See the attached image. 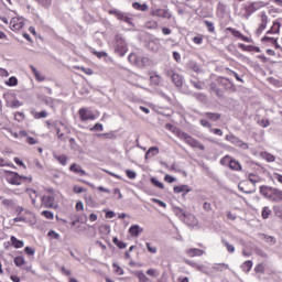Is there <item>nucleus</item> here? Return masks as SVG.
Listing matches in <instances>:
<instances>
[{"instance_id": "nucleus-1", "label": "nucleus", "mask_w": 282, "mask_h": 282, "mask_svg": "<svg viewBox=\"0 0 282 282\" xmlns=\"http://www.w3.org/2000/svg\"><path fill=\"white\" fill-rule=\"evenodd\" d=\"M261 8H265V3L263 1L246 2L240 6L237 14L240 19H245L248 21V19H250V17L254 14V12L261 10Z\"/></svg>"}, {"instance_id": "nucleus-2", "label": "nucleus", "mask_w": 282, "mask_h": 282, "mask_svg": "<svg viewBox=\"0 0 282 282\" xmlns=\"http://www.w3.org/2000/svg\"><path fill=\"white\" fill-rule=\"evenodd\" d=\"M260 194L262 195V197L270 199V202H282V189H279L276 187L262 185L260 186Z\"/></svg>"}, {"instance_id": "nucleus-3", "label": "nucleus", "mask_w": 282, "mask_h": 282, "mask_svg": "<svg viewBox=\"0 0 282 282\" xmlns=\"http://www.w3.org/2000/svg\"><path fill=\"white\" fill-rule=\"evenodd\" d=\"M6 180L13 186H21V184L24 182H28L29 184L32 183V176L20 175L19 173L12 171L7 172Z\"/></svg>"}, {"instance_id": "nucleus-4", "label": "nucleus", "mask_w": 282, "mask_h": 282, "mask_svg": "<svg viewBox=\"0 0 282 282\" xmlns=\"http://www.w3.org/2000/svg\"><path fill=\"white\" fill-rule=\"evenodd\" d=\"M181 140H184L185 144H188V147H192V149H198L199 151H205L206 149L202 142L191 137L186 132L181 133Z\"/></svg>"}, {"instance_id": "nucleus-5", "label": "nucleus", "mask_w": 282, "mask_h": 282, "mask_svg": "<svg viewBox=\"0 0 282 282\" xmlns=\"http://www.w3.org/2000/svg\"><path fill=\"white\" fill-rule=\"evenodd\" d=\"M221 166H228L231 171H242L241 163L239 161L232 159L230 155H225L220 159Z\"/></svg>"}, {"instance_id": "nucleus-6", "label": "nucleus", "mask_w": 282, "mask_h": 282, "mask_svg": "<svg viewBox=\"0 0 282 282\" xmlns=\"http://www.w3.org/2000/svg\"><path fill=\"white\" fill-rule=\"evenodd\" d=\"M108 14L116 17L118 21H123V23H128V25H133V18H131L128 13H124L118 9L108 10Z\"/></svg>"}, {"instance_id": "nucleus-7", "label": "nucleus", "mask_w": 282, "mask_h": 282, "mask_svg": "<svg viewBox=\"0 0 282 282\" xmlns=\"http://www.w3.org/2000/svg\"><path fill=\"white\" fill-rule=\"evenodd\" d=\"M259 23L258 29L256 30V34L261 35L265 28H268V23L270 22V18L265 11H262L258 14Z\"/></svg>"}, {"instance_id": "nucleus-8", "label": "nucleus", "mask_w": 282, "mask_h": 282, "mask_svg": "<svg viewBox=\"0 0 282 282\" xmlns=\"http://www.w3.org/2000/svg\"><path fill=\"white\" fill-rule=\"evenodd\" d=\"M116 43V52H119L121 56H124L127 52H129V47L127 46V41L122 37V34H117L115 37Z\"/></svg>"}, {"instance_id": "nucleus-9", "label": "nucleus", "mask_w": 282, "mask_h": 282, "mask_svg": "<svg viewBox=\"0 0 282 282\" xmlns=\"http://www.w3.org/2000/svg\"><path fill=\"white\" fill-rule=\"evenodd\" d=\"M78 116H79L80 122H87L89 120H96V115L94 113V111H91V109H89L87 107H82L78 110Z\"/></svg>"}, {"instance_id": "nucleus-10", "label": "nucleus", "mask_w": 282, "mask_h": 282, "mask_svg": "<svg viewBox=\"0 0 282 282\" xmlns=\"http://www.w3.org/2000/svg\"><path fill=\"white\" fill-rule=\"evenodd\" d=\"M48 195H44L42 196V206L44 208H56V206L54 205L56 202V198L54 197V191L50 189Z\"/></svg>"}, {"instance_id": "nucleus-11", "label": "nucleus", "mask_w": 282, "mask_h": 282, "mask_svg": "<svg viewBox=\"0 0 282 282\" xmlns=\"http://www.w3.org/2000/svg\"><path fill=\"white\" fill-rule=\"evenodd\" d=\"M25 26V20L23 18H12L10 21V30L12 32H19Z\"/></svg>"}, {"instance_id": "nucleus-12", "label": "nucleus", "mask_w": 282, "mask_h": 282, "mask_svg": "<svg viewBox=\"0 0 282 282\" xmlns=\"http://www.w3.org/2000/svg\"><path fill=\"white\" fill-rule=\"evenodd\" d=\"M24 215L22 217H15L13 221L17 224L19 221H24L25 224H36V216H34V213L30 210H25Z\"/></svg>"}, {"instance_id": "nucleus-13", "label": "nucleus", "mask_w": 282, "mask_h": 282, "mask_svg": "<svg viewBox=\"0 0 282 282\" xmlns=\"http://www.w3.org/2000/svg\"><path fill=\"white\" fill-rule=\"evenodd\" d=\"M166 76L172 79V83L175 85V87H182L184 85V79L173 69H167Z\"/></svg>"}, {"instance_id": "nucleus-14", "label": "nucleus", "mask_w": 282, "mask_h": 282, "mask_svg": "<svg viewBox=\"0 0 282 282\" xmlns=\"http://www.w3.org/2000/svg\"><path fill=\"white\" fill-rule=\"evenodd\" d=\"M217 83L224 89H227L229 91H237V86H235V84L226 77H218Z\"/></svg>"}, {"instance_id": "nucleus-15", "label": "nucleus", "mask_w": 282, "mask_h": 282, "mask_svg": "<svg viewBox=\"0 0 282 282\" xmlns=\"http://www.w3.org/2000/svg\"><path fill=\"white\" fill-rule=\"evenodd\" d=\"M226 140L227 142H230L231 144H234V147H240V149H248V143L241 141V139L232 134H227Z\"/></svg>"}, {"instance_id": "nucleus-16", "label": "nucleus", "mask_w": 282, "mask_h": 282, "mask_svg": "<svg viewBox=\"0 0 282 282\" xmlns=\"http://www.w3.org/2000/svg\"><path fill=\"white\" fill-rule=\"evenodd\" d=\"M227 32H230V34H232V36H235L236 39H240V41H245V43H250L252 40L246 35H243V33L239 32V30H236L234 28H227L226 29Z\"/></svg>"}, {"instance_id": "nucleus-17", "label": "nucleus", "mask_w": 282, "mask_h": 282, "mask_svg": "<svg viewBox=\"0 0 282 282\" xmlns=\"http://www.w3.org/2000/svg\"><path fill=\"white\" fill-rule=\"evenodd\" d=\"M151 17H160L161 19H171V12L166 9H153L151 11Z\"/></svg>"}, {"instance_id": "nucleus-18", "label": "nucleus", "mask_w": 282, "mask_h": 282, "mask_svg": "<svg viewBox=\"0 0 282 282\" xmlns=\"http://www.w3.org/2000/svg\"><path fill=\"white\" fill-rule=\"evenodd\" d=\"M238 188L241 191V193H246L247 195L254 193V187H250V182L248 181L240 182Z\"/></svg>"}, {"instance_id": "nucleus-19", "label": "nucleus", "mask_w": 282, "mask_h": 282, "mask_svg": "<svg viewBox=\"0 0 282 282\" xmlns=\"http://www.w3.org/2000/svg\"><path fill=\"white\" fill-rule=\"evenodd\" d=\"M160 47H162L160 39L150 40L148 42V50H150L151 52H160Z\"/></svg>"}, {"instance_id": "nucleus-20", "label": "nucleus", "mask_w": 282, "mask_h": 282, "mask_svg": "<svg viewBox=\"0 0 282 282\" xmlns=\"http://www.w3.org/2000/svg\"><path fill=\"white\" fill-rule=\"evenodd\" d=\"M205 253H206V251H204L202 249H197V248H191L185 251V254H187V257H189V258L203 257V254H205Z\"/></svg>"}, {"instance_id": "nucleus-21", "label": "nucleus", "mask_w": 282, "mask_h": 282, "mask_svg": "<svg viewBox=\"0 0 282 282\" xmlns=\"http://www.w3.org/2000/svg\"><path fill=\"white\" fill-rule=\"evenodd\" d=\"M69 171L70 173H76L77 175H80V177H83L84 175H87V172L83 170V166L76 163L70 164Z\"/></svg>"}, {"instance_id": "nucleus-22", "label": "nucleus", "mask_w": 282, "mask_h": 282, "mask_svg": "<svg viewBox=\"0 0 282 282\" xmlns=\"http://www.w3.org/2000/svg\"><path fill=\"white\" fill-rule=\"evenodd\" d=\"M239 50L242 52H261V48L259 46H252V45H246V44H238Z\"/></svg>"}, {"instance_id": "nucleus-23", "label": "nucleus", "mask_w": 282, "mask_h": 282, "mask_svg": "<svg viewBox=\"0 0 282 282\" xmlns=\"http://www.w3.org/2000/svg\"><path fill=\"white\" fill-rule=\"evenodd\" d=\"M165 129L174 133V135H177V138H182V133H184V131H181L180 128L173 126V123H166Z\"/></svg>"}, {"instance_id": "nucleus-24", "label": "nucleus", "mask_w": 282, "mask_h": 282, "mask_svg": "<svg viewBox=\"0 0 282 282\" xmlns=\"http://www.w3.org/2000/svg\"><path fill=\"white\" fill-rule=\"evenodd\" d=\"M30 69L32 72V74L34 75L35 80H37V83H43V80H45V76H43L41 74V72H39V69H36V67H34L33 65L30 66Z\"/></svg>"}, {"instance_id": "nucleus-25", "label": "nucleus", "mask_w": 282, "mask_h": 282, "mask_svg": "<svg viewBox=\"0 0 282 282\" xmlns=\"http://www.w3.org/2000/svg\"><path fill=\"white\" fill-rule=\"evenodd\" d=\"M10 241H11V246L15 248V250H19V248H23L25 246V242H23V240H19L14 236H11Z\"/></svg>"}, {"instance_id": "nucleus-26", "label": "nucleus", "mask_w": 282, "mask_h": 282, "mask_svg": "<svg viewBox=\"0 0 282 282\" xmlns=\"http://www.w3.org/2000/svg\"><path fill=\"white\" fill-rule=\"evenodd\" d=\"M205 118L210 120L212 122H217L218 120H221V113L217 112H205L204 113Z\"/></svg>"}, {"instance_id": "nucleus-27", "label": "nucleus", "mask_w": 282, "mask_h": 282, "mask_svg": "<svg viewBox=\"0 0 282 282\" xmlns=\"http://www.w3.org/2000/svg\"><path fill=\"white\" fill-rule=\"evenodd\" d=\"M160 153V148L158 147H151L149 150L145 152V160H149V158H155Z\"/></svg>"}, {"instance_id": "nucleus-28", "label": "nucleus", "mask_w": 282, "mask_h": 282, "mask_svg": "<svg viewBox=\"0 0 282 282\" xmlns=\"http://www.w3.org/2000/svg\"><path fill=\"white\" fill-rule=\"evenodd\" d=\"M281 32V23L274 21L267 34H279Z\"/></svg>"}, {"instance_id": "nucleus-29", "label": "nucleus", "mask_w": 282, "mask_h": 282, "mask_svg": "<svg viewBox=\"0 0 282 282\" xmlns=\"http://www.w3.org/2000/svg\"><path fill=\"white\" fill-rule=\"evenodd\" d=\"M31 116H33L34 120H41L43 118H47L48 113L45 110H42L40 112L35 111V110H32Z\"/></svg>"}, {"instance_id": "nucleus-30", "label": "nucleus", "mask_w": 282, "mask_h": 282, "mask_svg": "<svg viewBox=\"0 0 282 282\" xmlns=\"http://www.w3.org/2000/svg\"><path fill=\"white\" fill-rule=\"evenodd\" d=\"M134 276H137L138 282H151V279L143 271H135Z\"/></svg>"}, {"instance_id": "nucleus-31", "label": "nucleus", "mask_w": 282, "mask_h": 282, "mask_svg": "<svg viewBox=\"0 0 282 282\" xmlns=\"http://www.w3.org/2000/svg\"><path fill=\"white\" fill-rule=\"evenodd\" d=\"M252 265H253L252 260H247V261H245V262L240 265V268H241L242 272H245L246 274H248V272H250V271L252 270Z\"/></svg>"}, {"instance_id": "nucleus-32", "label": "nucleus", "mask_w": 282, "mask_h": 282, "mask_svg": "<svg viewBox=\"0 0 282 282\" xmlns=\"http://www.w3.org/2000/svg\"><path fill=\"white\" fill-rule=\"evenodd\" d=\"M162 83V77L158 74H153L150 76V85H153L154 87H158Z\"/></svg>"}, {"instance_id": "nucleus-33", "label": "nucleus", "mask_w": 282, "mask_h": 282, "mask_svg": "<svg viewBox=\"0 0 282 282\" xmlns=\"http://www.w3.org/2000/svg\"><path fill=\"white\" fill-rule=\"evenodd\" d=\"M54 158H55L56 161L59 162V164L62 166H67V160H68L67 155H65V154H54Z\"/></svg>"}, {"instance_id": "nucleus-34", "label": "nucleus", "mask_w": 282, "mask_h": 282, "mask_svg": "<svg viewBox=\"0 0 282 282\" xmlns=\"http://www.w3.org/2000/svg\"><path fill=\"white\" fill-rule=\"evenodd\" d=\"M132 8L140 12H147V10H149V6L147 3L140 4V2H133Z\"/></svg>"}, {"instance_id": "nucleus-35", "label": "nucleus", "mask_w": 282, "mask_h": 282, "mask_svg": "<svg viewBox=\"0 0 282 282\" xmlns=\"http://www.w3.org/2000/svg\"><path fill=\"white\" fill-rule=\"evenodd\" d=\"M230 267L226 263H215L213 270L216 272H224V270H229Z\"/></svg>"}, {"instance_id": "nucleus-36", "label": "nucleus", "mask_w": 282, "mask_h": 282, "mask_svg": "<svg viewBox=\"0 0 282 282\" xmlns=\"http://www.w3.org/2000/svg\"><path fill=\"white\" fill-rule=\"evenodd\" d=\"M13 263L17 268H23V265H25V258L23 256H18L13 259Z\"/></svg>"}, {"instance_id": "nucleus-37", "label": "nucleus", "mask_w": 282, "mask_h": 282, "mask_svg": "<svg viewBox=\"0 0 282 282\" xmlns=\"http://www.w3.org/2000/svg\"><path fill=\"white\" fill-rule=\"evenodd\" d=\"M248 180L252 184V186H254V184H259V182H261V176L254 173H251L249 174Z\"/></svg>"}, {"instance_id": "nucleus-38", "label": "nucleus", "mask_w": 282, "mask_h": 282, "mask_svg": "<svg viewBox=\"0 0 282 282\" xmlns=\"http://www.w3.org/2000/svg\"><path fill=\"white\" fill-rule=\"evenodd\" d=\"M174 193H191V188H188V185L174 186Z\"/></svg>"}, {"instance_id": "nucleus-39", "label": "nucleus", "mask_w": 282, "mask_h": 282, "mask_svg": "<svg viewBox=\"0 0 282 282\" xmlns=\"http://www.w3.org/2000/svg\"><path fill=\"white\" fill-rule=\"evenodd\" d=\"M131 237H140V226L134 225L129 228Z\"/></svg>"}, {"instance_id": "nucleus-40", "label": "nucleus", "mask_w": 282, "mask_h": 282, "mask_svg": "<svg viewBox=\"0 0 282 282\" xmlns=\"http://www.w3.org/2000/svg\"><path fill=\"white\" fill-rule=\"evenodd\" d=\"M97 138H102L104 140H116V134L113 132H106L97 134Z\"/></svg>"}, {"instance_id": "nucleus-41", "label": "nucleus", "mask_w": 282, "mask_h": 282, "mask_svg": "<svg viewBox=\"0 0 282 282\" xmlns=\"http://www.w3.org/2000/svg\"><path fill=\"white\" fill-rule=\"evenodd\" d=\"M112 243H115L117 248H120V250H124V248H127V243L118 238H113Z\"/></svg>"}, {"instance_id": "nucleus-42", "label": "nucleus", "mask_w": 282, "mask_h": 282, "mask_svg": "<svg viewBox=\"0 0 282 282\" xmlns=\"http://www.w3.org/2000/svg\"><path fill=\"white\" fill-rule=\"evenodd\" d=\"M74 69H78L79 72H83L87 76H91L94 74V70L91 68H86L84 66H74Z\"/></svg>"}, {"instance_id": "nucleus-43", "label": "nucleus", "mask_w": 282, "mask_h": 282, "mask_svg": "<svg viewBox=\"0 0 282 282\" xmlns=\"http://www.w3.org/2000/svg\"><path fill=\"white\" fill-rule=\"evenodd\" d=\"M262 159L265 160V162H274L276 156H274V154H270L269 152H262Z\"/></svg>"}, {"instance_id": "nucleus-44", "label": "nucleus", "mask_w": 282, "mask_h": 282, "mask_svg": "<svg viewBox=\"0 0 282 282\" xmlns=\"http://www.w3.org/2000/svg\"><path fill=\"white\" fill-rule=\"evenodd\" d=\"M145 274H148V276H152L153 279H158V276H160V270H158V269H148Z\"/></svg>"}, {"instance_id": "nucleus-45", "label": "nucleus", "mask_w": 282, "mask_h": 282, "mask_svg": "<svg viewBox=\"0 0 282 282\" xmlns=\"http://www.w3.org/2000/svg\"><path fill=\"white\" fill-rule=\"evenodd\" d=\"M270 215H272V210L270 209V207L269 206L263 207L261 212L262 219H268Z\"/></svg>"}, {"instance_id": "nucleus-46", "label": "nucleus", "mask_w": 282, "mask_h": 282, "mask_svg": "<svg viewBox=\"0 0 282 282\" xmlns=\"http://www.w3.org/2000/svg\"><path fill=\"white\" fill-rule=\"evenodd\" d=\"M112 268L113 272L118 274V276H122V274H124V270L120 265H118V263H112Z\"/></svg>"}, {"instance_id": "nucleus-47", "label": "nucleus", "mask_w": 282, "mask_h": 282, "mask_svg": "<svg viewBox=\"0 0 282 282\" xmlns=\"http://www.w3.org/2000/svg\"><path fill=\"white\" fill-rule=\"evenodd\" d=\"M206 28H207V31L210 33V34H215V24L208 20H205L204 21Z\"/></svg>"}, {"instance_id": "nucleus-48", "label": "nucleus", "mask_w": 282, "mask_h": 282, "mask_svg": "<svg viewBox=\"0 0 282 282\" xmlns=\"http://www.w3.org/2000/svg\"><path fill=\"white\" fill-rule=\"evenodd\" d=\"M145 28H148V30H158L159 28L158 21L152 20L147 22Z\"/></svg>"}, {"instance_id": "nucleus-49", "label": "nucleus", "mask_w": 282, "mask_h": 282, "mask_svg": "<svg viewBox=\"0 0 282 282\" xmlns=\"http://www.w3.org/2000/svg\"><path fill=\"white\" fill-rule=\"evenodd\" d=\"M212 91L218 96V98H221L224 96V91L217 87V85L212 84Z\"/></svg>"}, {"instance_id": "nucleus-50", "label": "nucleus", "mask_w": 282, "mask_h": 282, "mask_svg": "<svg viewBox=\"0 0 282 282\" xmlns=\"http://www.w3.org/2000/svg\"><path fill=\"white\" fill-rule=\"evenodd\" d=\"M262 43H271V45L276 44V37H270L268 35L261 39Z\"/></svg>"}, {"instance_id": "nucleus-51", "label": "nucleus", "mask_w": 282, "mask_h": 282, "mask_svg": "<svg viewBox=\"0 0 282 282\" xmlns=\"http://www.w3.org/2000/svg\"><path fill=\"white\" fill-rule=\"evenodd\" d=\"M273 212L275 217H279V219H282V206L280 205L274 206Z\"/></svg>"}, {"instance_id": "nucleus-52", "label": "nucleus", "mask_w": 282, "mask_h": 282, "mask_svg": "<svg viewBox=\"0 0 282 282\" xmlns=\"http://www.w3.org/2000/svg\"><path fill=\"white\" fill-rule=\"evenodd\" d=\"M193 43H195V45H202V43H204V35L198 34V35L194 36Z\"/></svg>"}, {"instance_id": "nucleus-53", "label": "nucleus", "mask_w": 282, "mask_h": 282, "mask_svg": "<svg viewBox=\"0 0 282 282\" xmlns=\"http://www.w3.org/2000/svg\"><path fill=\"white\" fill-rule=\"evenodd\" d=\"M254 272L258 274H263L265 272V265L263 263H259L254 267Z\"/></svg>"}, {"instance_id": "nucleus-54", "label": "nucleus", "mask_w": 282, "mask_h": 282, "mask_svg": "<svg viewBox=\"0 0 282 282\" xmlns=\"http://www.w3.org/2000/svg\"><path fill=\"white\" fill-rule=\"evenodd\" d=\"M55 131L57 133L58 140H61L62 142H67V137H65V133L61 132L59 128H55Z\"/></svg>"}, {"instance_id": "nucleus-55", "label": "nucleus", "mask_w": 282, "mask_h": 282, "mask_svg": "<svg viewBox=\"0 0 282 282\" xmlns=\"http://www.w3.org/2000/svg\"><path fill=\"white\" fill-rule=\"evenodd\" d=\"M10 107L11 109H19V107H23V104L20 100L14 99L10 102Z\"/></svg>"}, {"instance_id": "nucleus-56", "label": "nucleus", "mask_w": 282, "mask_h": 282, "mask_svg": "<svg viewBox=\"0 0 282 282\" xmlns=\"http://www.w3.org/2000/svg\"><path fill=\"white\" fill-rule=\"evenodd\" d=\"M41 215L42 217H45V219H54V213H52L51 210H43Z\"/></svg>"}, {"instance_id": "nucleus-57", "label": "nucleus", "mask_w": 282, "mask_h": 282, "mask_svg": "<svg viewBox=\"0 0 282 282\" xmlns=\"http://www.w3.org/2000/svg\"><path fill=\"white\" fill-rule=\"evenodd\" d=\"M14 119H15L18 122H23V120H25V113L17 111V112L14 113Z\"/></svg>"}, {"instance_id": "nucleus-58", "label": "nucleus", "mask_w": 282, "mask_h": 282, "mask_svg": "<svg viewBox=\"0 0 282 282\" xmlns=\"http://www.w3.org/2000/svg\"><path fill=\"white\" fill-rule=\"evenodd\" d=\"M224 246L227 249V252H229L230 254H232V252H235V246L230 245L228 241L223 240Z\"/></svg>"}, {"instance_id": "nucleus-59", "label": "nucleus", "mask_w": 282, "mask_h": 282, "mask_svg": "<svg viewBox=\"0 0 282 282\" xmlns=\"http://www.w3.org/2000/svg\"><path fill=\"white\" fill-rule=\"evenodd\" d=\"M73 193H75L76 195H80V193H87V189L78 185H75L73 187Z\"/></svg>"}, {"instance_id": "nucleus-60", "label": "nucleus", "mask_w": 282, "mask_h": 282, "mask_svg": "<svg viewBox=\"0 0 282 282\" xmlns=\"http://www.w3.org/2000/svg\"><path fill=\"white\" fill-rule=\"evenodd\" d=\"M19 84V79H17V77H10L7 82V85L9 87H15V85Z\"/></svg>"}, {"instance_id": "nucleus-61", "label": "nucleus", "mask_w": 282, "mask_h": 282, "mask_svg": "<svg viewBox=\"0 0 282 282\" xmlns=\"http://www.w3.org/2000/svg\"><path fill=\"white\" fill-rule=\"evenodd\" d=\"M90 52H91V54H94V56H97V58H105V57H107V53L106 52H98L96 50H91Z\"/></svg>"}, {"instance_id": "nucleus-62", "label": "nucleus", "mask_w": 282, "mask_h": 282, "mask_svg": "<svg viewBox=\"0 0 282 282\" xmlns=\"http://www.w3.org/2000/svg\"><path fill=\"white\" fill-rule=\"evenodd\" d=\"M145 246L148 248V252H151V254H155L158 252V248L153 247L151 242H147Z\"/></svg>"}, {"instance_id": "nucleus-63", "label": "nucleus", "mask_w": 282, "mask_h": 282, "mask_svg": "<svg viewBox=\"0 0 282 282\" xmlns=\"http://www.w3.org/2000/svg\"><path fill=\"white\" fill-rule=\"evenodd\" d=\"M151 183L156 186V188H164V183L158 181L156 178H151Z\"/></svg>"}, {"instance_id": "nucleus-64", "label": "nucleus", "mask_w": 282, "mask_h": 282, "mask_svg": "<svg viewBox=\"0 0 282 282\" xmlns=\"http://www.w3.org/2000/svg\"><path fill=\"white\" fill-rule=\"evenodd\" d=\"M105 127L102 126V123H96L90 131H104Z\"/></svg>"}]
</instances>
